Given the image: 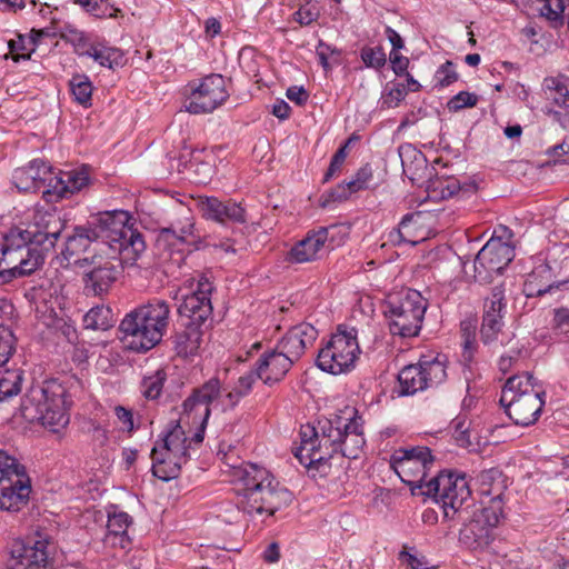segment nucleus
<instances>
[{
  "label": "nucleus",
  "mask_w": 569,
  "mask_h": 569,
  "mask_svg": "<svg viewBox=\"0 0 569 569\" xmlns=\"http://www.w3.org/2000/svg\"><path fill=\"white\" fill-rule=\"evenodd\" d=\"M546 391L530 373L522 372L507 379L500 405L517 426L529 427L537 422L545 406Z\"/></svg>",
  "instance_id": "7"
},
{
  "label": "nucleus",
  "mask_w": 569,
  "mask_h": 569,
  "mask_svg": "<svg viewBox=\"0 0 569 569\" xmlns=\"http://www.w3.org/2000/svg\"><path fill=\"white\" fill-rule=\"evenodd\" d=\"M183 410L179 420L166 432L151 450L152 473L160 480L169 481L179 476L183 463L189 459L188 450L198 431L197 423L183 421Z\"/></svg>",
  "instance_id": "8"
},
{
  "label": "nucleus",
  "mask_w": 569,
  "mask_h": 569,
  "mask_svg": "<svg viewBox=\"0 0 569 569\" xmlns=\"http://www.w3.org/2000/svg\"><path fill=\"white\" fill-rule=\"evenodd\" d=\"M166 381V373L162 370L156 371L152 376L144 377L141 382V391L148 399H157L162 391Z\"/></svg>",
  "instance_id": "41"
},
{
  "label": "nucleus",
  "mask_w": 569,
  "mask_h": 569,
  "mask_svg": "<svg viewBox=\"0 0 569 569\" xmlns=\"http://www.w3.org/2000/svg\"><path fill=\"white\" fill-rule=\"evenodd\" d=\"M477 325L476 320L467 319L460 322L461 339L476 338Z\"/></svg>",
  "instance_id": "64"
},
{
  "label": "nucleus",
  "mask_w": 569,
  "mask_h": 569,
  "mask_svg": "<svg viewBox=\"0 0 569 569\" xmlns=\"http://www.w3.org/2000/svg\"><path fill=\"white\" fill-rule=\"evenodd\" d=\"M116 258L92 260V267L83 273L84 291L87 295L100 296L107 292L114 283L120 274V267H124L120 262L116 263Z\"/></svg>",
  "instance_id": "23"
},
{
  "label": "nucleus",
  "mask_w": 569,
  "mask_h": 569,
  "mask_svg": "<svg viewBox=\"0 0 569 569\" xmlns=\"http://www.w3.org/2000/svg\"><path fill=\"white\" fill-rule=\"evenodd\" d=\"M132 522V518L124 511L108 512L107 532L103 537L106 546L119 547L126 549L130 546L128 528Z\"/></svg>",
  "instance_id": "32"
},
{
  "label": "nucleus",
  "mask_w": 569,
  "mask_h": 569,
  "mask_svg": "<svg viewBox=\"0 0 569 569\" xmlns=\"http://www.w3.org/2000/svg\"><path fill=\"white\" fill-rule=\"evenodd\" d=\"M213 284L206 276H200L197 288L189 295L182 297L178 307V313L183 321L208 328L212 315L211 293Z\"/></svg>",
  "instance_id": "18"
},
{
  "label": "nucleus",
  "mask_w": 569,
  "mask_h": 569,
  "mask_svg": "<svg viewBox=\"0 0 569 569\" xmlns=\"http://www.w3.org/2000/svg\"><path fill=\"white\" fill-rule=\"evenodd\" d=\"M61 38L67 42H70L73 46L76 53L79 56H86L84 52L89 51V48L92 47L82 31L71 27H67L64 31L61 32Z\"/></svg>",
  "instance_id": "44"
},
{
  "label": "nucleus",
  "mask_w": 569,
  "mask_h": 569,
  "mask_svg": "<svg viewBox=\"0 0 569 569\" xmlns=\"http://www.w3.org/2000/svg\"><path fill=\"white\" fill-rule=\"evenodd\" d=\"M390 63L393 72L401 77L407 72L408 66H409V59L402 54H400L398 51H391L390 52Z\"/></svg>",
  "instance_id": "56"
},
{
  "label": "nucleus",
  "mask_w": 569,
  "mask_h": 569,
  "mask_svg": "<svg viewBox=\"0 0 569 569\" xmlns=\"http://www.w3.org/2000/svg\"><path fill=\"white\" fill-rule=\"evenodd\" d=\"M89 182L90 174L86 167L70 171H59L53 173L51 189L44 190L43 194L56 196L57 199L69 198L86 188Z\"/></svg>",
  "instance_id": "29"
},
{
  "label": "nucleus",
  "mask_w": 569,
  "mask_h": 569,
  "mask_svg": "<svg viewBox=\"0 0 569 569\" xmlns=\"http://www.w3.org/2000/svg\"><path fill=\"white\" fill-rule=\"evenodd\" d=\"M517 6H527L529 3H542L540 13L549 20H557L566 9L567 0H511Z\"/></svg>",
  "instance_id": "40"
},
{
  "label": "nucleus",
  "mask_w": 569,
  "mask_h": 569,
  "mask_svg": "<svg viewBox=\"0 0 569 569\" xmlns=\"http://www.w3.org/2000/svg\"><path fill=\"white\" fill-rule=\"evenodd\" d=\"M66 393V388L57 379L33 383L22 399V417L57 432L69 423Z\"/></svg>",
  "instance_id": "6"
},
{
  "label": "nucleus",
  "mask_w": 569,
  "mask_h": 569,
  "mask_svg": "<svg viewBox=\"0 0 569 569\" xmlns=\"http://www.w3.org/2000/svg\"><path fill=\"white\" fill-rule=\"evenodd\" d=\"M197 207L202 218L219 224L247 222L244 208L231 199L220 200L213 196H203L198 198Z\"/></svg>",
  "instance_id": "21"
},
{
  "label": "nucleus",
  "mask_w": 569,
  "mask_h": 569,
  "mask_svg": "<svg viewBox=\"0 0 569 569\" xmlns=\"http://www.w3.org/2000/svg\"><path fill=\"white\" fill-rule=\"evenodd\" d=\"M317 337L318 330L312 325L302 322L291 327L276 347L296 363Z\"/></svg>",
  "instance_id": "25"
},
{
  "label": "nucleus",
  "mask_w": 569,
  "mask_h": 569,
  "mask_svg": "<svg viewBox=\"0 0 569 569\" xmlns=\"http://www.w3.org/2000/svg\"><path fill=\"white\" fill-rule=\"evenodd\" d=\"M327 231L325 239V249H333L345 242L347 232L341 226L331 224L329 227H319L316 231Z\"/></svg>",
  "instance_id": "48"
},
{
  "label": "nucleus",
  "mask_w": 569,
  "mask_h": 569,
  "mask_svg": "<svg viewBox=\"0 0 569 569\" xmlns=\"http://www.w3.org/2000/svg\"><path fill=\"white\" fill-rule=\"evenodd\" d=\"M52 168L43 160H32L27 167L14 170L13 183L20 191L37 192L41 188L51 189Z\"/></svg>",
  "instance_id": "24"
},
{
  "label": "nucleus",
  "mask_w": 569,
  "mask_h": 569,
  "mask_svg": "<svg viewBox=\"0 0 569 569\" xmlns=\"http://www.w3.org/2000/svg\"><path fill=\"white\" fill-rule=\"evenodd\" d=\"M361 60L368 68L380 69L386 64L387 57L382 47H363L360 52Z\"/></svg>",
  "instance_id": "46"
},
{
  "label": "nucleus",
  "mask_w": 569,
  "mask_h": 569,
  "mask_svg": "<svg viewBox=\"0 0 569 569\" xmlns=\"http://www.w3.org/2000/svg\"><path fill=\"white\" fill-rule=\"evenodd\" d=\"M423 493L440 505L445 518L452 519L470 498L471 490L465 475L441 471L428 480Z\"/></svg>",
  "instance_id": "12"
},
{
  "label": "nucleus",
  "mask_w": 569,
  "mask_h": 569,
  "mask_svg": "<svg viewBox=\"0 0 569 569\" xmlns=\"http://www.w3.org/2000/svg\"><path fill=\"white\" fill-rule=\"evenodd\" d=\"M327 231L307 232L306 237L298 241L288 252V261L293 263H306L317 260L325 250V239Z\"/></svg>",
  "instance_id": "31"
},
{
  "label": "nucleus",
  "mask_w": 569,
  "mask_h": 569,
  "mask_svg": "<svg viewBox=\"0 0 569 569\" xmlns=\"http://www.w3.org/2000/svg\"><path fill=\"white\" fill-rule=\"evenodd\" d=\"M458 80V73L456 72L455 64L451 61H446L436 71L433 81L435 87L446 88Z\"/></svg>",
  "instance_id": "47"
},
{
  "label": "nucleus",
  "mask_w": 569,
  "mask_h": 569,
  "mask_svg": "<svg viewBox=\"0 0 569 569\" xmlns=\"http://www.w3.org/2000/svg\"><path fill=\"white\" fill-rule=\"evenodd\" d=\"M43 37H56L53 28L31 29L29 33V42L32 44V48L30 49L31 52H34L37 46Z\"/></svg>",
  "instance_id": "59"
},
{
  "label": "nucleus",
  "mask_w": 569,
  "mask_h": 569,
  "mask_svg": "<svg viewBox=\"0 0 569 569\" xmlns=\"http://www.w3.org/2000/svg\"><path fill=\"white\" fill-rule=\"evenodd\" d=\"M133 310L159 343L169 325L170 306L168 302L161 299H152L148 303L139 306Z\"/></svg>",
  "instance_id": "28"
},
{
  "label": "nucleus",
  "mask_w": 569,
  "mask_h": 569,
  "mask_svg": "<svg viewBox=\"0 0 569 569\" xmlns=\"http://www.w3.org/2000/svg\"><path fill=\"white\" fill-rule=\"evenodd\" d=\"M552 329L558 335L569 337V308H557L553 310Z\"/></svg>",
  "instance_id": "53"
},
{
  "label": "nucleus",
  "mask_w": 569,
  "mask_h": 569,
  "mask_svg": "<svg viewBox=\"0 0 569 569\" xmlns=\"http://www.w3.org/2000/svg\"><path fill=\"white\" fill-rule=\"evenodd\" d=\"M128 211L98 213L90 221L97 239L106 243L121 264L132 267L146 250L142 234L130 223Z\"/></svg>",
  "instance_id": "5"
},
{
  "label": "nucleus",
  "mask_w": 569,
  "mask_h": 569,
  "mask_svg": "<svg viewBox=\"0 0 569 569\" xmlns=\"http://www.w3.org/2000/svg\"><path fill=\"white\" fill-rule=\"evenodd\" d=\"M66 227V221L56 209H37L28 228H11L0 242L1 259L7 267L21 266V260L39 256V267L44 254L51 251Z\"/></svg>",
  "instance_id": "2"
},
{
  "label": "nucleus",
  "mask_w": 569,
  "mask_h": 569,
  "mask_svg": "<svg viewBox=\"0 0 569 569\" xmlns=\"http://www.w3.org/2000/svg\"><path fill=\"white\" fill-rule=\"evenodd\" d=\"M49 540L38 535L28 541H14L7 569H47Z\"/></svg>",
  "instance_id": "19"
},
{
  "label": "nucleus",
  "mask_w": 569,
  "mask_h": 569,
  "mask_svg": "<svg viewBox=\"0 0 569 569\" xmlns=\"http://www.w3.org/2000/svg\"><path fill=\"white\" fill-rule=\"evenodd\" d=\"M119 333V339L124 348L133 352H147L158 345L134 310L127 313L121 320Z\"/></svg>",
  "instance_id": "22"
},
{
  "label": "nucleus",
  "mask_w": 569,
  "mask_h": 569,
  "mask_svg": "<svg viewBox=\"0 0 569 569\" xmlns=\"http://www.w3.org/2000/svg\"><path fill=\"white\" fill-rule=\"evenodd\" d=\"M461 346H462V360L465 363H470L473 360V357L477 351V340L476 338L471 337L469 339H461Z\"/></svg>",
  "instance_id": "60"
},
{
  "label": "nucleus",
  "mask_w": 569,
  "mask_h": 569,
  "mask_svg": "<svg viewBox=\"0 0 569 569\" xmlns=\"http://www.w3.org/2000/svg\"><path fill=\"white\" fill-rule=\"evenodd\" d=\"M433 463L431 450L426 446L398 448L390 456V467L401 481L423 491L428 482V472Z\"/></svg>",
  "instance_id": "15"
},
{
  "label": "nucleus",
  "mask_w": 569,
  "mask_h": 569,
  "mask_svg": "<svg viewBox=\"0 0 569 569\" xmlns=\"http://www.w3.org/2000/svg\"><path fill=\"white\" fill-rule=\"evenodd\" d=\"M362 425L357 410L346 407L339 415L319 419L316 426H301L300 446L293 455L305 467L317 469L328 465L337 453L357 459L366 443Z\"/></svg>",
  "instance_id": "1"
},
{
  "label": "nucleus",
  "mask_w": 569,
  "mask_h": 569,
  "mask_svg": "<svg viewBox=\"0 0 569 569\" xmlns=\"http://www.w3.org/2000/svg\"><path fill=\"white\" fill-rule=\"evenodd\" d=\"M562 76L547 77L543 79L542 88L547 93L548 99L552 100L555 104L569 112V90Z\"/></svg>",
  "instance_id": "36"
},
{
  "label": "nucleus",
  "mask_w": 569,
  "mask_h": 569,
  "mask_svg": "<svg viewBox=\"0 0 569 569\" xmlns=\"http://www.w3.org/2000/svg\"><path fill=\"white\" fill-rule=\"evenodd\" d=\"M373 180V170L370 164L362 166L349 181H343L332 188L323 202V206L342 202L356 192L367 190Z\"/></svg>",
  "instance_id": "30"
},
{
  "label": "nucleus",
  "mask_w": 569,
  "mask_h": 569,
  "mask_svg": "<svg viewBox=\"0 0 569 569\" xmlns=\"http://www.w3.org/2000/svg\"><path fill=\"white\" fill-rule=\"evenodd\" d=\"M84 54L86 57L92 58L101 67L114 69L122 66L123 54L121 50L113 47L92 44Z\"/></svg>",
  "instance_id": "35"
},
{
  "label": "nucleus",
  "mask_w": 569,
  "mask_h": 569,
  "mask_svg": "<svg viewBox=\"0 0 569 569\" xmlns=\"http://www.w3.org/2000/svg\"><path fill=\"white\" fill-rule=\"evenodd\" d=\"M23 372L21 370H8L0 378V402L6 401L21 391Z\"/></svg>",
  "instance_id": "38"
},
{
  "label": "nucleus",
  "mask_w": 569,
  "mask_h": 569,
  "mask_svg": "<svg viewBox=\"0 0 569 569\" xmlns=\"http://www.w3.org/2000/svg\"><path fill=\"white\" fill-rule=\"evenodd\" d=\"M447 379L445 356H422L418 363L406 366L398 373L399 393L412 396L419 391L435 388Z\"/></svg>",
  "instance_id": "14"
},
{
  "label": "nucleus",
  "mask_w": 569,
  "mask_h": 569,
  "mask_svg": "<svg viewBox=\"0 0 569 569\" xmlns=\"http://www.w3.org/2000/svg\"><path fill=\"white\" fill-rule=\"evenodd\" d=\"M478 101L479 98L476 93L460 91L448 101L447 106L450 111H459L477 106Z\"/></svg>",
  "instance_id": "49"
},
{
  "label": "nucleus",
  "mask_w": 569,
  "mask_h": 569,
  "mask_svg": "<svg viewBox=\"0 0 569 569\" xmlns=\"http://www.w3.org/2000/svg\"><path fill=\"white\" fill-rule=\"evenodd\" d=\"M507 308L503 286L492 288L483 303L480 337L485 345H491L498 340L505 326V313Z\"/></svg>",
  "instance_id": "20"
},
{
  "label": "nucleus",
  "mask_w": 569,
  "mask_h": 569,
  "mask_svg": "<svg viewBox=\"0 0 569 569\" xmlns=\"http://www.w3.org/2000/svg\"><path fill=\"white\" fill-rule=\"evenodd\" d=\"M407 94L408 90L405 83H392L391 87L388 89L383 103L387 104L389 108L398 107L399 103L405 100Z\"/></svg>",
  "instance_id": "51"
},
{
  "label": "nucleus",
  "mask_w": 569,
  "mask_h": 569,
  "mask_svg": "<svg viewBox=\"0 0 569 569\" xmlns=\"http://www.w3.org/2000/svg\"><path fill=\"white\" fill-rule=\"evenodd\" d=\"M295 362L276 346L260 355L254 366L267 386L280 382Z\"/></svg>",
  "instance_id": "26"
},
{
  "label": "nucleus",
  "mask_w": 569,
  "mask_h": 569,
  "mask_svg": "<svg viewBox=\"0 0 569 569\" xmlns=\"http://www.w3.org/2000/svg\"><path fill=\"white\" fill-rule=\"evenodd\" d=\"M111 311L103 306L91 308L84 316L86 328L93 330H106L110 326Z\"/></svg>",
  "instance_id": "39"
},
{
  "label": "nucleus",
  "mask_w": 569,
  "mask_h": 569,
  "mask_svg": "<svg viewBox=\"0 0 569 569\" xmlns=\"http://www.w3.org/2000/svg\"><path fill=\"white\" fill-rule=\"evenodd\" d=\"M263 559L268 563H274L280 559V547L278 542H271L263 551Z\"/></svg>",
  "instance_id": "63"
},
{
  "label": "nucleus",
  "mask_w": 569,
  "mask_h": 569,
  "mask_svg": "<svg viewBox=\"0 0 569 569\" xmlns=\"http://www.w3.org/2000/svg\"><path fill=\"white\" fill-rule=\"evenodd\" d=\"M184 168L196 174V181L198 183H207L212 174L211 166L208 162L199 161L196 157L186 163Z\"/></svg>",
  "instance_id": "50"
},
{
  "label": "nucleus",
  "mask_w": 569,
  "mask_h": 569,
  "mask_svg": "<svg viewBox=\"0 0 569 569\" xmlns=\"http://www.w3.org/2000/svg\"><path fill=\"white\" fill-rule=\"evenodd\" d=\"M199 236L194 233V222L192 217H186L184 220H177L169 227L162 228L159 232L158 243L173 247L178 251L190 250L196 247Z\"/></svg>",
  "instance_id": "27"
},
{
  "label": "nucleus",
  "mask_w": 569,
  "mask_h": 569,
  "mask_svg": "<svg viewBox=\"0 0 569 569\" xmlns=\"http://www.w3.org/2000/svg\"><path fill=\"white\" fill-rule=\"evenodd\" d=\"M360 348L357 330L340 325L327 343L319 350L317 366L322 371L339 375L355 367Z\"/></svg>",
  "instance_id": "10"
},
{
  "label": "nucleus",
  "mask_w": 569,
  "mask_h": 569,
  "mask_svg": "<svg viewBox=\"0 0 569 569\" xmlns=\"http://www.w3.org/2000/svg\"><path fill=\"white\" fill-rule=\"evenodd\" d=\"M319 17V7L311 0H306V2L300 4L299 9L292 14L293 21L298 22L302 27L311 24L317 21Z\"/></svg>",
  "instance_id": "43"
},
{
  "label": "nucleus",
  "mask_w": 569,
  "mask_h": 569,
  "mask_svg": "<svg viewBox=\"0 0 569 569\" xmlns=\"http://www.w3.org/2000/svg\"><path fill=\"white\" fill-rule=\"evenodd\" d=\"M437 189L440 190L442 198H450L458 194L462 190V186L459 180L451 178L445 181H439Z\"/></svg>",
  "instance_id": "54"
},
{
  "label": "nucleus",
  "mask_w": 569,
  "mask_h": 569,
  "mask_svg": "<svg viewBox=\"0 0 569 569\" xmlns=\"http://www.w3.org/2000/svg\"><path fill=\"white\" fill-rule=\"evenodd\" d=\"M286 96L290 101L297 103L298 106H303L309 98L307 90H305L303 87L297 86L289 87L287 89Z\"/></svg>",
  "instance_id": "57"
},
{
  "label": "nucleus",
  "mask_w": 569,
  "mask_h": 569,
  "mask_svg": "<svg viewBox=\"0 0 569 569\" xmlns=\"http://www.w3.org/2000/svg\"><path fill=\"white\" fill-rule=\"evenodd\" d=\"M97 240V234L90 221L84 226H77L73 233L67 237L62 254L67 260H70L86 252L91 243Z\"/></svg>",
  "instance_id": "34"
},
{
  "label": "nucleus",
  "mask_w": 569,
  "mask_h": 569,
  "mask_svg": "<svg viewBox=\"0 0 569 569\" xmlns=\"http://www.w3.org/2000/svg\"><path fill=\"white\" fill-rule=\"evenodd\" d=\"M515 257L513 248L500 238H491L477 253L473 261L475 278L479 282H491L505 270Z\"/></svg>",
  "instance_id": "17"
},
{
  "label": "nucleus",
  "mask_w": 569,
  "mask_h": 569,
  "mask_svg": "<svg viewBox=\"0 0 569 569\" xmlns=\"http://www.w3.org/2000/svg\"><path fill=\"white\" fill-rule=\"evenodd\" d=\"M13 352V335L7 328L0 329V368L8 362Z\"/></svg>",
  "instance_id": "52"
},
{
  "label": "nucleus",
  "mask_w": 569,
  "mask_h": 569,
  "mask_svg": "<svg viewBox=\"0 0 569 569\" xmlns=\"http://www.w3.org/2000/svg\"><path fill=\"white\" fill-rule=\"evenodd\" d=\"M70 91L76 102L84 108L91 106L92 100V83L86 74H74L70 81Z\"/></svg>",
  "instance_id": "37"
},
{
  "label": "nucleus",
  "mask_w": 569,
  "mask_h": 569,
  "mask_svg": "<svg viewBox=\"0 0 569 569\" xmlns=\"http://www.w3.org/2000/svg\"><path fill=\"white\" fill-rule=\"evenodd\" d=\"M183 330L174 336V350L177 355L183 358L197 355L203 335L204 326L193 325L189 321H183Z\"/></svg>",
  "instance_id": "33"
},
{
  "label": "nucleus",
  "mask_w": 569,
  "mask_h": 569,
  "mask_svg": "<svg viewBox=\"0 0 569 569\" xmlns=\"http://www.w3.org/2000/svg\"><path fill=\"white\" fill-rule=\"evenodd\" d=\"M114 413L118 418V420L122 423L123 430L132 431L133 430V416L131 410L122 407L117 406L114 408Z\"/></svg>",
  "instance_id": "58"
},
{
  "label": "nucleus",
  "mask_w": 569,
  "mask_h": 569,
  "mask_svg": "<svg viewBox=\"0 0 569 569\" xmlns=\"http://www.w3.org/2000/svg\"><path fill=\"white\" fill-rule=\"evenodd\" d=\"M500 477V472L496 469L485 470L479 475L480 492L485 496H490L492 490L490 489L491 482Z\"/></svg>",
  "instance_id": "55"
},
{
  "label": "nucleus",
  "mask_w": 569,
  "mask_h": 569,
  "mask_svg": "<svg viewBox=\"0 0 569 569\" xmlns=\"http://www.w3.org/2000/svg\"><path fill=\"white\" fill-rule=\"evenodd\" d=\"M8 48L13 61L19 62L20 60H29L31 58L32 44L29 42V37L26 38L23 34H18L17 39L8 42Z\"/></svg>",
  "instance_id": "45"
},
{
  "label": "nucleus",
  "mask_w": 569,
  "mask_h": 569,
  "mask_svg": "<svg viewBox=\"0 0 569 569\" xmlns=\"http://www.w3.org/2000/svg\"><path fill=\"white\" fill-rule=\"evenodd\" d=\"M30 492L24 466L0 449V510L20 511L28 503Z\"/></svg>",
  "instance_id": "11"
},
{
  "label": "nucleus",
  "mask_w": 569,
  "mask_h": 569,
  "mask_svg": "<svg viewBox=\"0 0 569 569\" xmlns=\"http://www.w3.org/2000/svg\"><path fill=\"white\" fill-rule=\"evenodd\" d=\"M83 8L88 13L99 19L116 18L121 12L110 0H90L89 4Z\"/></svg>",
  "instance_id": "42"
},
{
  "label": "nucleus",
  "mask_w": 569,
  "mask_h": 569,
  "mask_svg": "<svg viewBox=\"0 0 569 569\" xmlns=\"http://www.w3.org/2000/svg\"><path fill=\"white\" fill-rule=\"evenodd\" d=\"M503 517L501 492L490 498L489 503L475 513L473 518L460 530V541L475 551L487 550L496 538V528Z\"/></svg>",
  "instance_id": "13"
},
{
  "label": "nucleus",
  "mask_w": 569,
  "mask_h": 569,
  "mask_svg": "<svg viewBox=\"0 0 569 569\" xmlns=\"http://www.w3.org/2000/svg\"><path fill=\"white\" fill-rule=\"evenodd\" d=\"M190 93L186 97L183 107L192 114H204L214 111L229 98L227 80L218 73H211L198 84H189Z\"/></svg>",
  "instance_id": "16"
},
{
  "label": "nucleus",
  "mask_w": 569,
  "mask_h": 569,
  "mask_svg": "<svg viewBox=\"0 0 569 569\" xmlns=\"http://www.w3.org/2000/svg\"><path fill=\"white\" fill-rule=\"evenodd\" d=\"M232 482L240 497L239 508L251 517H271L292 501V493L266 468L254 463L234 468Z\"/></svg>",
  "instance_id": "3"
},
{
  "label": "nucleus",
  "mask_w": 569,
  "mask_h": 569,
  "mask_svg": "<svg viewBox=\"0 0 569 569\" xmlns=\"http://www.w3.org/2000/svg\"><path fill=\"white\" fill-rule=\"evenodd\" d=\"M291 107L282 99L277 100L272 106V114L280 120H286L290 117Z\"/></svg>",
  "instance_id": "62"
},
{
  "label": "nucleus",
  "mask_w": 569,
  "mask_h": 569,
  "mask_svg": "<svg viewBox=\"0 0 569 569\" xmlns=\"http://www.w3.org/2000/svg\"><path fill=\"white\" fill-rule=\"evenodd\" d=\"M91 439L94 445L103 447L108 442V431L100 425L92 423L90 428Z\"/></svg>",
  "instance_id": "61"
},
{
  "label": "nucleus",
  "mask_w": 569,
  "mask_h": 569,
  "mask_svg": "<svg viewBox=\"0 0 569 569\" xmlns=\"http://www.w3.org/2000/svg\"><path fill=\"white\" fill-rule=\"evenodd\" d=\"M257 380H261V375L254 366L241 375L229 391L222 390L218 378H211L193 389L192 393L183 401L182 419L186 422L192 420L193 423H197L196 441H203L204 430L211 415L210 406L220 407L222 411L236 408L241 399L252 391Z\"/></svg>",
  "instance_id": "4"
},
{
  "label": "nucleus",
  "mask_w": 569,
  "mask_h": 569,
  "mask_svg": "<svg viewBox=\"0 0 569 569\" xmlns=\"http://www.w3.org/2000/svg\"><path fill=\"white\" fill-rule=\"evenodd\" d=\"M428 301L413 289H406L388 297L385 315L389 319L390 332L411 338L419 335Z\"/></svg>",
  "instance_id": "9"
}]
</instances>
